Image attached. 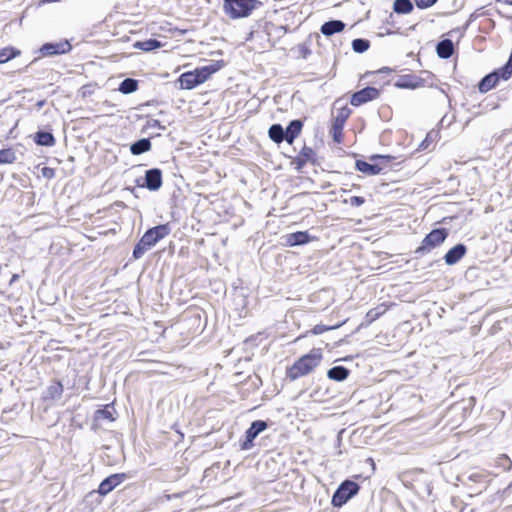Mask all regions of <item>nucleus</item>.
Listing matches in <instances>:
<instances>
[{
    "mask_svg": "<svg viewBox=\"0 0 512 512\" xmlns=\"http://www.w3.org/2000/svg\"><path fill=\"white\" fill-rule=\"evenodd\" d=\"M309 241L310 237L308 233L303 231L295 232L288 236V243L290 246L302 245Z\"/></svg>",
    "mask_w": 512,
    "mask_h": 512,
    "instance_id": "21",
    "label": "nucleus"
},
{
    "mask_svg": "<svg viewBox=\"0 0 512 512\" xmlns=\"http://www.w3.org/2000/svg\"><path fill=\"white\" fill-rule=\"evenodd\" d=\"M17 279H18V275H17V274H14V275L12 276V278H11V280H10V283H9V284L11 285V284H12V283H14Z\"/></svg>",
    "mask_w": 512,
    "mask_h": 512,
    "instance_id": "42",
    "label": "nucleus"
},
{
    "mask_svg": "<svg viewBox=\"0 0 512 512\" xmlns=\"http://www.w3.org/2000/svg\"><path fill=\"white\" fill-rule=\"evenodd\" d=\"M169 233L167 225H159L149 229L141 238L143 245L148 248L154 246L159 240L163 239Z\"/></svg>",
    "mask_w": 512,
    "mask_h": 512,
    "instance_id": "7",
    "label": "nucleus"
},
{
    "mask_svg": "<svg viewBox=\"0 0 512 512\" xmlns=\"http://www.w3.org/2000/svg\"><path fill=\"white\" fill-rule=\"evenodd\" d=\"M482 478V475L479 474V473H473L470 475L469 479L474 481V482H479Z\"/></svg>",
    "mask_w": 512,
    "mask_h": 512,
    "instance_id": "39",
    "label": "nucleus"
},
{
    "mask_svg": "<svg viewBox=\"0 0 512 512\" xmlns=\"http://www.w3.org/2000/svg\"><path fill=\"white\" fill-rule=\"evenodd\" d=\"M437 0H415L418 8H428L432 6Z\"/></svg>",
    "mask_w": 512,
    "mask_h": 512,
    "instance_id": "36",
    "label": "nucleus"
},
{
    "mask_svg": "<svg viewBox=\"0 0 512 512\" xmlns=\"http://www.w3.org/2000/svg\"><path fill=\"white\" fill-rule=\"evenodd\" d=\"M268 428V422L265 420H254L244 433L243 440H240L241 450H250L254 447V440Z\"/></svg>",
    "mask_w": 512,
    "mask_h": 512,
    "instance_id": "5",
    "label": "nucleus"
},
{
    "mask_svg": "<svg viewBox=\"0 0 512 512\" xmlns=\"http://www.w3.org/2000/svg\"><path fill=\"white\" fill-rule=\"evenodd\" d=\"M146 187L156 191L162 186V172L159 169H151L145 175Z\"/></svg>",
    "mask_w": 512,
    "mask_h": 512,
    "instance_id": "11",
    "label": "nucleus"
},
{
    "mask_svg": "<svg viewBox=\"0 0 512 512\" xmlns=\"http://www.w3.org/2000/svg\"><path fill=\"white\" fill-rule=\"evenodd\" d=\"M255 340V337L254 336H251L249 338L246 339V342H251V341H254Z\"/></svg>",
    "mask_w": 512,
    "mask_h": 512,
    "instance_id": "44",
    "label": "nucleus"
},
{
    "mask_svg": "<svg viewBox=\"0 0 512 512\" xmlns=\"http://www.w3.org/2000/svg\"><path fill=\"white\" fill-rule=\"evenodd\" d=\"M372 322H361L360 325L356 328L355 332H358L360 331L361 329L365 328V327H368L369 324H371Z\"/></svg>",
    "mask_w": 512,
    "mask_h": 512,
    "instance_id": "40",
    "label": "nucleus"
},
{
    "mask_svg": "<svg viewBox=\"0 0 512 512\" xmlns=\"http://www.w3.org/2000/svg\"><path fill=\"white\" fill-rule=\"evenodd\" d=\"M71 50V45L68 41H62L58 43H47L44 44L41 49L40 53L42 56H54L58 54H64Z\"/></svg>",
    "mask_w": 512,
    "mask_h": 512,
    "instance_id": "10",
    "label": "nucleus"
},
{
    "mask_svg": "<svg viewBox=\"0 0 512 512\" xmlns=\"http://www.w3.org/2000/svg\"><path fill=\"white\" fill-rule=\"evenodd\" d=\"M260 5L258 0H224L223 11L232 20L249 17Z\"/></svg>",
    "mask_w": 512,
    "mask_h": 512,
    "instance_id": "3",
    "label": "nucleus"
},
{
    "mask_svg": "<svg viewBox=\"0 0 512 512\" xmlns=\"http://www.w3.org/2000/svg\"><path fill=\"white\" fill-rule=\"evenodd\" d=\"M380 93L379 90L374 87L364 88L356 93H354L351 97V104L353 106L362 105L368 101L377 99Z\"/></svg>",
    "mask_w": 512,
    "mask_h": 512,
    "instance_id": "9",
    "label": "nucleus"
},
{
    "mask_svg": "<svg viewBox=\"0 0 512 512\" xmlns=\"http://www.w3.org/2000/svg\"><path fill=\"white\" fill-rule=\"evenodd\" d=\"M42 175L46 178H52L54 176V171L51 168L44 167L42 169Z\"/></svg>",
    "mask_w": 512,
    "mask_h": 512,
    "instance_id": "38",
    "label": "nucleus"
},
{
    "mask_svg": "<svg viewBox=\"0 0 512 512\" xmlns=\"http://www.w3.org/2000/svg\"><path fill=\"white\" fill-rule=\"evenodd\" d=\"M394 86L399 89H417L423 86V81L419 78L406 75L395 82Z\"/></svg>",
    "mask_w": 512,
    "mask_h": 512,
    "instance_id": "13",
    "label": "nucleus"
},
{
    "mask_svg": "<svg viewBox=\"0 0 512 512\" xmlns=\"http://www.w3.org/2000/svg\"><path fill=\"white\" fill-rule=\"evenodd\" d=\"M413 6L410 0H395L393 9L396 13H409Z\"/></svg>",
    "mask_w": 512,
    "mask_h": 512,
    "instance_id": "28",
    "label": "nucleus"
},
{
    "mask_svg": "<svg viewBox=\"0 0 512 512\" xmlns=\"http://www.w3.org/2000/svg\"><path fill=\"white\" fill-rule=\"evenodd\" d=\"M222 67L223 62L216 61L211 65L183 73L178 79L180 88L186 90L193 89L197 85L204 83L212 74L219 71Z\"/></svg>",
    "mask_w": 512,
    "mask_h": 512,
    "instance_id": "2",
    "label": "nucleus"
},
{
    "mask_svg": "<svg viewBox=\"0 0 512 512\" xmlns=\"http://www.w3.org/2000/svg\"><path fill=\"white\" fill-rule=\"evenodd\" d=\"M322 358L323 355L320 349H312L309 353L296 360L293 365L287 367L286 377L294 381L302 376L308 375L320 365Z\"/></svg>",
    "mask_w": 512,
    "mask_h": 512,
    "instance_id": "1",
    "label": "nucleus"
},
{
    "mask_svg": "<svg viewBox=\"0 0 512 512\" xmlns=\"http://www.w3.org/2000/svg\"><path fill=\"white\" fill-rule=\"evenodd\" d=\"M163 45L161 44V42L155 40V39H149V40H146V41H142V42H136L134 44V47L136 49H140V50H143L145 52H149V51H152L154 49H158L160 47H162Z\"/></svg>",
    "mask_w": 512,
    "mask_h": 512,
    "instance_id": "25",
    "label": "nucleus"
},
{
    "mask_svg": "<svg viewBox=\"0 0 512 512\" xmlns=\"http://www.w3.org/2000/svg\"><path fill=\"white\" fill-rule=\"evenodd\" d=\"M301 128L302 124L300 121H292L286 129L285 140L291 144L297 137V135L300 133Z\"/></svg>",
    "mask_w": 512,
    "mask_h": 512,
    "instance_id": "20",
    "label": "nucleus"
},
{
    "mask_svg": "<svg viewBox=\"0 0 512 512\" xmlns=\"http://www.w3.org/2000/svg\"><path fill=\"white\" fill-rule=\"evenodd\" d=\"M63 385L60 381H53L44 391L43 398L45 400H57L60 399L63 394Z\"/></svg>",
    "mask_w": 512,
    "mask_h": 512,
    "instance_id": "15",
    "label": "nucleus"
},
{
    "mask_svg": "<svg viewBox=\"0 0 512 512\" xmlns=\"http://www.w3.org/2000/svg\"><path fill=\"white\" fill-rule=\"evenodd\" d=\"M269 137L276 143H281L285 139V134L282 127L274 124L269 128Z\"/></svg>",
    "mask_w": 512,
    "mask_h": 512,
    "instance_id": "26",
    "label": "nucleus"
},
{
    "mask_svg": "<svg viewBox=\"0 0 512 512\" xmlns=\"http://www.w3.org/2000/svg\"><path fill=\"white\" fill-rule=\"evenodd\" d=\"M151 148V143L148 139H141L131 145L130 151L134 155H139L141 153L149 151Z\"/></svg>",
    "mask_w": 512,
    "mask_h": 512,
    "instance_id": "24",
    "label": "nucleus"
},
{
    "mask_svg": "<svg viewBox=\"0 0 512 512\" xmlns=\"http://www.w3.org/2000/svg\"><path fill=\"white\" fill-rule=\"evenodd\" d=\"M437 54L440 58L447 59L453 54V43L446 39L437 45Z\"/></svg>",
    "mask_w": 512,
    "mask_h": 512,
    "instance_id": "19",
    "label": "nucleus"
},
{
    "mask_svg": "<svg viewBox=\"0 0 512 512\" xmlns=\"http://www.w3.org/2000/svg\"><path fill=\"white\" fill-rule=\"evenodd\" d=\"M446 237L447 232L445 229H434L424 238L422 245L417 251L430 250L444 242Z\"/></svg>",
    "mask_w": 512,
    "mask_h": 512,
    "instance_id": "8",
    "label": "nucleus"
},
{
    "mask_svg": "<svg viewBox=\"0 0 512 512\" xmlns=\"http://www.w3.org/2000/svg\"><path fill=\"white\" fill-rule=\"evenodd\" d=\"M344 119L337 118L333 125V137L336 142L341 141Z\"/></svg>",
    "mask_w": 512,
    "mask_h": 512,
    "instance_id": "33",
    "label": "nucleus"
},
{
    "mask_svg": "<svg viewBox=\"0 0 512 512\" xmlns=\"http://www.w3.org/2000/svg\"><path fill=\"white\" fill-rule=\"evenodd\" d=\"M37 142L40 145L52 146L54 144L55 140L51 133L40 132L37 134Z\"/></svg>",
    "mask_w": 512,
    "mask_h": 512,
    "instance_id": "30",
    "label": "nucleus"
},
{
    "mask_svg": "<svg viewBox=\"0 0 512 512\" xmlns=\"http://www.w3.org/2000/svg\"><path fill=\"white\" fill-rule=\"evenodd\" d=\"M20 50L13 47H5L0 49V64H5L11 59L20 55Z\"/></svg>",
    "mask_w": 512,
    "mask_h": 512,
    "instance_id": "23",
    "label": "nucleus"
},
{
    "mask_svg": "<svg viewBox=\"0 0 512 512\" xmlns=\"http://www.w3.org/2000/svg\"><path fill=\"white\" fill-rule=\"evenodd\" d=\"M345 203H349L351 206H361L365 203V199L360 196H353L349 200H344Z\"/></svg>",
    "mask_w": 512,
    "mask_h": 512,
    "instance_id": "35",
    "label": "nucleus"
},
{
    "mask_svg": "<svg viewBox=\"0 0 512 512\" xmlns=\"http://www.w3.org/2000/svg\"><path fill=\"white\" fill-rule=\"evenodd\" d=\"M350 370L342 365L333 366L327 371V377L330 380L341 382L348 378Z\"/></svg>",
    "mask_w": 512,
    "mask_h": 512,
    "instance_id": "14",
    "label": "nucleus"
},
{
    "mask_svg": "<svg viewBox=\"0 0 512 512\" xmlns=\"http://www.w3.org/2000/svg\"><path fill=\"white\" fill-rule=\"evenodd\" d=\"M345 28V24L342 21L339 20H333L324 23L321 26V32L325 36H331L335 33L342 32Z\"/></svg>",
    "mask_w": 512,
    "mask_h": 512,
    "instance_id": "16",
    "label": "nucleus"
},
{
    "mask_svg": "<svg viewBox=\"0 0 512 512\" xmlns=\"http://www.w3.org/2000/svg\"><path fill=\"white\" fill-rule=\"evenodd\" d=\"M466 253V247L463 244H458L450 249L444 259L447 265H453L457 263Z\"/></svg>",
    "mask_w": 512,
    "mask_h": 512,
    "instance_id": "12",
    "label": "nucleus"
},
{
    "mask_svg": "<svg viewBox=\"0 0 512 512\" xmlns=\"http://www.w3.org/2000/svg\"><path fill=\"white\" fill-rule=\"evenodd\" d=\"M360 485L352 480L346 479L337 487L332 495L331 504L333 507L340 508L350 499L358 494Z\"/></svg>",
    "mask_w": 512,
    "mask_h": 512,
    "instance_id": "4",
    "label": "nucleus"
},
{
    "mask_svg": "<svg viewBox=\"0 0 512 512\" xmlns=\"http://www.w3.org/2000/svg\"><path fill=\"white\" fill-rule=\"evenodd\" d=\"M138 88V83L136 80L134 79H125L121 84H120V87H119V91L123 94H130V93H133L137 90Z\"/></svg>",
    "mask_w": 512,
    "mask_h": 512,
    "instance_id": "27",
    "label": "nucleus"
},
{
    "mask_svg": "<svg viewBox=\"0 0 512 512\" xmlns=\"http://www.w3.org/2000/svg\"><path fill=\"white\" fill-rule=\"evenodd\" d=\"M16 159L15 153L10 149L0 150V163L10 164Z\"/></svg>",
    "mask_w": 512,
    "mask_h": 512,
    "instance_id": "32",
    "label": "nucleus"
},
{
    "mask_svg": "<svg viewBox=\"0 0 512 512\" xmlns=\"http://www.w3.org/2000/svg\"><path fill=\"white\" fill-rule=\"evenodd\" d=\"M356 168L358 169V171L366 175H377L381 171V167H379L378 165H372L361 160H358L356 162Z\"/></svg>",
    "mask_w": 512,
    "mask_h": 512,
    "instance_id": "22",
    "label": "nucleus"
},
{
    "mask_svg": "<svg viewBox=\"0 0 512 512\" xmlns=\"http://www.w3.org/2000/svg\"><path fill=\"white\" fill-rule=\"evenodd\" d=\"M497 2H503L507 5H512V0H496Z\"/></svg>",
    "mask_w": 512,
    "mask_h": 512,
    "instance_id": "41",
    "label": "nucleus"
},
{
    "mask_svg": "<svg viewBox=\"0 0 512 512\" xmlns=\"http://www.w3.org/2000/svg\"><path fill=\"white\" fill-rule=\"evenodd\" d=\"M345 323L346 322H339L336 325H332V326H326V325H323V324H318V325L313 327L311 332L314 335H319V334H322V333H324L326 331L338 329L339 327H341Z\"/></svg>",
    "mask_w": 512,
    "mask_h": 512,
    "instance_id": "29",
    "label": "nucleus"
},
{
    "mask_svg": "<svg viewBox=\"0 0 512 512\" xmlns=\"http://www.w3.org/2000/svg\"><path fill=\"white\" fill-rule=\"evenodd\" d=\"M102 419L108 420L110 422H113L115 420L114 411L110 408L109 405H106V406H104L101 409H97L94 412V417H93L94 424H93V426H96V422L99 421V420H102Z\"/></svg>",
    "mask_w": 512,
    "mask_h": 512,
    "instance_id": "18",
    "label": "nucleus"
},
{
    "mask_svg": "<svg viewBox=\"0 0 512 512\" xmlns=\"http://www.w3.org/2000/svg\"><path fill=\"white\" fill-rule=\"evenodd\" d=\"M499 76L497 72H493L485 76L479 83L480 92H488L497 84Z\"/></svg>",
    "mask_w": 512,
    "mask_h": 512,
    "instance_id": "17",
    "label": "nucleus"
},
{
    "mask_svg": "<svg viewBox=\"0 0 512 512\" xmlns=\"http://www.w3.org/2000/svg\"><path fill=\"white\" fill-rule=\"evenodd\" d=\"M148 249V247L146 245H143V242L140 240V242L138 243V245L135 247L134 251H133V256L138 259L140 258L144 252Z\"/></svg>",
    "mask_w": 512,
    "mask_h": 512,
    "instance_id": "34",
    "label": "nucleus"
},
{
    "mask_svg": "<svg viewBox=\"0 0 512 512\" xmlns=\"http://www.w3.org/2000/svg\"><path fill=\"white\" fill-rule=\"evenodd\" d=\"M370 44L364 39H355L352 42V48L356 53H363L368 50Z\"/></svg>",
    "mask_w": 512,
    "mask_h": 512,
    "instance_id": "31",
    "label": "nucleus"
},
{
    "mask_svg": "<svg viewBox=\"0 0 512 512\" xmlns=\"http://www.w3.org/2000/svg\"><path fill=\"white\" fill-rule=\"evenodd\" d=\"M128 478L126 473H114L104 478L99 486L97 493L100 496H106L111 491H113L117 486H119L122 482H124Z\"/></svg>",
    "mask_w": 512,
    "mask_h": 512,
    "instance_id": "6",
    "label": "nucleus"
},
{
    "mask_svg": "<svg viewBox=\"0 0 512 512\" xmlns=\"http://www.w3.org/2000/svg\"><path fill=\"white\" fill-rule=\"evenodd\" d=\"M512 74V68H510L509 66H505L504 68H502L501 70V76L503 79H508Z\"/></svg>",
    "mask_w": 512,
    "mask_h": 512,
    "instance_id": "37",
    "label": "nucleus"
},
{
    "mask_svg": "<svg viewBox=\"0 0 512 512\" xmlns=\"http://www.w3.org/2000/svg\"><path fill=\"white\" fill-rule=\"evenodd\" d=\"M506 65L512 68V55H510L509 61Z\"/></svg>",
    "mask_w": 512,
    "mask_h": 512,
    "instance_id": "43",
    "label": "nucleus"
}]
</instances>
